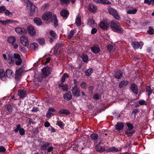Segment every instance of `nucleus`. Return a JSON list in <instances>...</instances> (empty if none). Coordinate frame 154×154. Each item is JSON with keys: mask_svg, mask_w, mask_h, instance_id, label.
<instances>
[{"mask_svg": "<svg viewBox=\"0 0 154 154\" xmlns=\"http://www.w3.org/2000/svg\"><path fill=\"white\" fill-rule=\"evenodd\" d=\"M23 72V69L21 68H19L17 70H16L15 72V78H17Z\"/></svg>", "mask_w": 154, "mask_h": 154, "instance_id": "28", "label": "nucleus"}, {"mask_svg": "<svg viewBox=\"0 0 154 154\" xmlns=\"http://www.w3.org/2000/svg\"><path fill=\"white\" fill-rule=\"evenodd\" d=\"M61 15L64 17H66L69 15V12L63 9L60 12Z\"/></svg>", "mask_w": 154, "mask_h": 154, "instance_id": "27", "label": "nucleus"}, {"mask_svg": "<svg viewBox=\"0 0 154 154\" xmlns=\"http://www.w3.org/2000/svg\"><path fill=\"white\" fill-rule=\"evenodd\" d=\"M34 23L36 24L37 26H40L42 24V21L40 18L38 17H35L34 19Z\"/></svg>", "mask_w": 154, "mask_h": 154, "instance_id": "23", "label": "nucleus"}, {"mask_svg": "<svg viewBox=\"0 0 154 154\" xmlns=\"http://www.w3.org/2000/svg\"><path fill=\"white\" fill-rule=\"evenodd\" d=\"M108 10L109 14L112 15L115 19L117 20L120 19V17L116 10L111 8H109Z\"/></svg>", "mask_w": 154, "mask_h": 154, "instance_id": "4", "label": "nucleus"}, {"mask_svg": "<svg viewBox=\"0 0 154 154\" xmlns=\"http://www.w3.org/2000/svg\"><path fill=\"white\" fill-rule=\"evenodd\" d=\"M124 127V126L122 122H118L116 125V129L118 130H122Z\"/></svg>", "mask_w": 154, "mask_h": 154, "instance_id": "22", "label": "nucleus"}, {"mask_svg": "<svg viewBox=\"0 0 154 154\" xmlns=\"http://www.w3.org/2000/svg\"><path fill=\"white\" fill-rule=\"evenodd\" d=\"M48 111L53 113L55 112L56 111L55 109L54 108L51 107H50L49 108Z\"/></svg>", "mask_w": 154, "mask_h": 154, "instance_id": "62", "label": "nucleus"}, {"mask_svg": "<svg viewBox=\"0 0 154 154\" xmlns=\"http://www.w3.org/2000/svg\"><path fill=\"white\" fill-rule=\"evenodd\" d=\"M59 113L60 114H65L66 115L69 114L70 113L69 111L66 109H61L59 112Z\"/></svg>", "mask_w": 154, "mask_h": 154, "instance_id": "29", "label": "nucleus"}, {"mask_svg": "<svg viewBox=\"0 0 154 154\" xmlns=\"http://www.w3.org/2000/svg\"><path fill=\"white\" fill-rule=\"evenodd\" d=\"M134 133L133 130H127L125 131V133L129 136H131Z\"/></svg>", "mask_w": 154, "mask_h": 154, "instance_id": "37", "label": "nucleus"}, {"mask_svg": "<svg viewBox=\"0 0 154 154\" xmlns=\"http://www.w3.org/2000/svg\"><path fill=\"white\" fill-rule=\"evenodd\" d=\"M63 97L66 100H69L72 98V95L70 92H68L63 95Z\"/></svg>", "mask_w": 154, "mask_h": 154, "instance_id": "20", "label": "nucleus"}, {"mask_svg": "<svg viewBox=\"0 0 154 154\" xmlns=\"http://www.w3.org/2000/svg\"><path fill=\"white\" fill-rule=\"evenodd\" d=\"M146 91L148 92V94L149 95H150L152 93V91L151 88L149 86H148L146 88Z\"/></svg>", "mask_w": 154, "mask_h": 154, "instance_id": "57", "label": "nucleus"}, {"mask_svg": "<svg viewBox=\"0 0 154 154\" xmlns=\"http://www.w3.org/2000/svg\"><path fill=\"white\" fill-rule=\"evenodd\" d=\"M74 32L73 30H71L68 34V37L69 38H71L73 35Z\"/></svg>", "mask_w": 154, "mask_h": 154, "instance_id": "52", "label": "nucleus"}, {"mask_svg": "<svg viewBox=\"0 0 154 154\" xmlns=\"http://www.w3.org/2000/svg\"><path fill=\"white\" fill-rule=\"evenodd\" d=\"M96 2L99 4H106L110 5L111 2L107 0H94Z\"/></svg>", "mask_w": 154, "mask_h": 154, "instance_id": "18", "label": "nucleus"}, {"mask_svg": "<svg viewBox=\"0 0 154 154\" xmlns=\"http://www.w3.org/2000/svg\"><path fill=\"white\" fill-rule=\"evenodd\" d=\"M139 103L140 105H146V103L145 101L143 100H141L139 101Z\"/></svg>", "mask_w": 154, "mask_h": 154, "instance_id": "60", "label": "nucleus"}, {"mask_svg": "<svg viewBox=\"0 0 154 154\" xmlns=\"http://www.w3.org/2000/svg\"><path fill=\"white\" fill-rule=\"evenodd\" d=\"M59 88L63 91H66L68 90V86L67 84L61 83L59 84Z\"/></svg>", "mask_w": 154, "mask_h": 154, "instance_id": "16", "label": "nucleus"}, {"mask_svg": "<svg viewBox=\"0 0 154 154\" xmlns=\"http://www.w3.org/2000/svg\"><path fill=\"white\" fill-rule=\"evenodd\" d=\"M0 78L3 81L6 80V79L4 71L3 69H0Z\"/></svg>", "mask_w": 154, "mask_h": 154, "instance_id": "17", "label": "nucleus"}, {"mask_svg": "<svg viewBox=\"0 0 154 154\" xmlns=\"http://www.w3.org/2000/svg\"><path fill=\"white\" fill-rule=\"evenodd\" d=\"M6 10V8L4 6H1L0 7V13H5Z\"/></svg>", "mask_w": 154, "mask_h": 154, "instance_id": "50", "label": "nucleus"}, {"mask_svg": "<svg viewBox=\"0 0 154 154\" xmlns=\"http://www.w3.org/2000/svg\"><path fill=\"white\" fill-rule=\"evenodd\" d=\"M38 43L41 45H42L45 43V41L43 38H39L38 40Z\"/></svg>", "mask_w": 154, "mask_h": 154, "instance_id": "49", "label": "nucleus"}, {"mask_svg": "<svg viewBox=\"0 0 154 154\" xmlns=\"http://www.w3.org/2000/svg\"><path fill=\"white\" fill-rule=\"evenodd\" d=\"M97 31V29L96 28H93L91 31V33L92 34L95 33Z\"/></svg>", "mask_w": 154, "mask_h": 154, "instance_id": "61", "label": "nucleus"}, {"mask_svg": "<svg viewBox=\"0 0 154 154\" xmlns=\"http://www.w3.org/2000/svg\"><path fill=\"white\" fill-rule=\"evenodd\" d=\"M128 83V82L127 81H122L119 84V87L120 88H122L124 86L127 85Z\"/></svg>", "mask_w": 154, "mask_h": 154, "instance_id": "36", "label": "nucleus"}, {"mask_svg": "<svg viewBox=\"0 0 154 154\" xmlns=\"http://www.w3.org/2000/svg\"><path fill=\"white\" fill-rule=\"evenodd\" d=\"M110 27L114 31L118 33H121L123 30L121 28L119 23L115 22L114 21H112L110 22Z\"/></svg>", "mask_w": 154, "mask_h": 154, "instance_id": "3", "label": "nucleus"}, {"mask_svg": "<svg viewBox=\"0 0 154 154\" xmlns=\"http://www.w3.org/2000/svg\"><path fill=\"white\" fill-rule=\"evenodd\" d=\"M119 149L116 148L115 147H112L110 148H108L106 149V151L107 152H116L118 151Z\"/></svg>", "mask_w": 154, "mask_h": 154, "instance_id": "35", "label": "nucleus"}, {"mask_svg": "<svg viewBox=\"0 0 154 154\" xmlns=\"http://www.w3.org/2000/svg\"><path fill=\"white\" fill-rule=\"evenodd\" d=\"M5 14L6 16L9 17H12L13 15V13L10 12L9 10L7 9L5 12Z\"/></svg>", "mask_w": 154, "mask_h": 154, "instance_id": "41", "label": "nucleus"}, {"mask_svg": "<svg viewBox=\"0 0 154 154\" xmlns=\"http://www.w3.org/2000/svg\"><path fill=\"white\" fill-rule=\"evenodd\" d=\"M50 35L54 38H57V35L56 33L53 31L51 30L49 32Z\"/></svg>", "mask_w": 154, "mask_h": 154, "instance_id": "42", "label": "nucleus"}, {"mask_svg": "<svg viewBox=\"0 0 154 154\" xmlns=\"http://www.w3.org/2000/svg\"><path fill=\"white\" fill-rule=\"evenodd\" d=\"M101 141L100 140L98 142H95V144L96 145V149L97 151L100 152H102L105 150V149L104 147L100 146L98 145L101 143Z\"/></svg>", "mask_w": 154, "mask_h": 154, "instance_id": "9", "label": "nucleus"}, {"mask_svg": "<svg viewBox=\"0 0 154 154\" xmlns=\"http://www.w3.org/2000/svg\"><path fill=\"white\" fill-rule=\"evenodd\" d=\"M8 61L9 63H15L17 65H20L22 63V60L20 55L16 54H14L13 56H11V58L9 59Z\"/></svg>", "mask_w": 154, "mask_h": 154, "instance_id": "2", "label": "nucleus"}, {"mask_svg": "<svg viewBox=\"0 0 154 154\" xmlns=\"http://www.w3.org/2000/svg\"><path fill=\"white\" fill-rule=\"evenodd\" d=\"M107 49L109 52H112L114 51L115 48L111 45H109L107 46Z\"/></svg>", "mask_w": 154, "mask_h": 154, "instance_id": "34", "label": "nucleus"}, {"mask_svg": "<svg viewBox=\"0 0 154 154\" xmlns=\"http://www.w3.org/2000/svg\"><path fill=\"white\" fill-rule=\"evenodd\" d=\"M57 125L58 126L61 128H63L64 126V125L63 123L60 121H57Z\"/></svg>", "mask_w": 154, "mask_h": 154, "instance_id": "58", "label": "nucleus"}, {"mask_svg": "<svg viewBox=\"0 0 154 154\" xmlns=\"http://www.w3.org/2000/svg\"><path fill=\"white\" fill-rule=\"evenodd\" d=\"M115 76L118 79H120L122 77V73L121 71L117 72L115 74Z\"/></svg>", "mask_w": 154, "mask_h": 154, "instance_id": "31", "label": "nucleus"}, {"mask_svg": "<svg viewBox=\"0 0 154 154\" xmlns=\"http://www.w3.org/2000/svg\"><path fill=\"white\" fill-rule=\"evenodd\" d=\"M137 11V9H134L131 10H129L127 11V13L129 14H134L136 13Z\"/></svg>", "mask_w": 154, "mask_h": 154, "instance_id": "40", "label": "nucleus"}, {"mask_svg": "<svg viewBox=\"0 0 154 154\" xmlns=\"http://www.w3.org/2000/svg\"><path fill=\"white\" fill-rule=\"evenodd\" d=\"M137 22L136 20L134 19H131V25L133 26H134L137 25Z\"/></svg>", "mask_w": 154, "mask_h": 154, "instance_id": "46", "label": "nucleus"}, {"mask_svg": "<svg viewBox=\"0 0 154 154\" xmlns=\"http://www.w3.org/2000/svg\"><path fill=\"white\" fill-rule=\"evenodd\" d=\"M99 26L100 28L103 29H106L109 28V25L107 22L105 20L101 21Z\"/></svg>", "mask_w": 154, "mask_h": 154, "instance_id": "10", "label": "nucleus"}, {"mask_svg": "<svg viewBox=\"0 0 154 154\" xmlns=\"http://www.w3.org/2000/svg\"><path fill=\"white\" fill-rule=\"evenodd\" d=\"M0 22L3 25H6L8 23H12L13 24H17L18 23L17 21H13L11 20L8 19L5 21L0 20Z\"/></svg>", "mask_w": 154, "mask_h": 154, "instance_id": "12", "label": "nucleus"}, {"mask_svg": "<svg viewBox=\"0 0 154 154\" xmlns=\"http://www.w3.org/2000/svg\"><path fill=\"white\" fill-rule=\"evenodd\" d=\"M7 109L9 112H11L12 110V107L10 105H8L7 106Z\"/></svg>", "mask_w": 154, "mask_h": 154, "instance_id": "64", "label": "nucleus"}, {"mask_svg": "<svg viewBox=\"0 0 154 154\" xmlns=\"http://www.w3.org/2000/svg\"><path fill=\"white\" fill-rule=\"evenodd\" d=\"M93 71L92 69L90 68L86 71L85 73L86 75L89 76L91 75V73L93 72Z\"/></svg>", "mask_w": 154, "mask_h": 154, "instance_id": "38", "label": "nucleus"}, {"mask_svg": "<svg viewBox=\"0 0 154 154\" xmlns=\"http://www.w3.org/2000/svg\"><path fill=\"white\" fill-rule=\"evenodd\" d=\"M6 74L7 77L10 79L13 78L14 76V73L13 71L10 69H7L6 71Z\"/></svg>", "mask_w": 154, "mask_h": 154, "instance_id": "13", "label": "nucleus"}, {"mask_svg": "<svg viewBox=\"0 0 154 154\" xmlns=\"http://www.w3.org/2000/svg\"><path fill=\"white\" fill-rule=\"evenodd\" d=\"M72 94L75 96L79 97L80 96V91L76 85L72 88Z\"/></svg>", "mask_w": 154, "mask_h": 154, "instance_id": "7", "label": "nucleus"}, {"mask_svg": "<svg viewBox=\"0 0 154 154\" xmlns=\"http://www.w3.org/2000/svg\"><path fill=\"white\" fill-rule=\"evenodd\" d=\"M91 49L92 51L94 53H98L100 51V49L97 46H95L91 48Z\"/></svg>", "mask_w": 154, "mask_h": 154, "instance_id": "26", "label": "nucleus"}, {"mask_svg": "<svg viewBox=\"0 0 154 154\" xmlns=\"http://www.w3.org/2000/svg\"><path fill=\"white\" fill-rule=\"evenodd\" d=\"M98 137V135L97 134H92L91 135V138L94 140H96L97 139Z\"/></svg>", "mask_w": 154, "mask_h": 154, "instance_id": "54", "label": "nucleus"}, {"mask_svg": "<svg viewBox=\"0 0 154 154\" xmlns=\"http://www.w3.org/2000/svg\"><path fill=\"white\" fill-rule=\"evenodd\" d=\"M20 125H17L16 128L14 130V131L17 133L18 132V131H19V130L20 129Z\"/></svg>", "mask_w": 154, "mask_h": 154, "instance_id": "63", "label": "nucleus"}, {"mask_svg": "<svg viewBox=\"0 0 154 154\" xmlns=\"http://www.w3.org/2000/svg\"><path fill=\"white\" fill-rule=\"evenodd\" d=\"M20 134L21 135H23L25 133V130L23 128H20L19 130Z\"/></svg>", "mask_w": 154, "mask_h": 154, "instance_id": "59", "label": "nucleus"}, {"mask_svg": "<svg viewBox=\"0 0 154 154\" xmlns=\"http://www.w3.org/2000/svg\"><path fill=\"white\" fill-rule=\"evenodd\" d=\"M60 2L62 4H67L69 3V0H60Z\"/></svg>", "mask_w": 154, "mask_h": 154, "instance_id": "51", "label": "nucleus"}, {"mask_svg": "<svg viewBox=\"0 0 154 154\" xmlns=\"http://www.w3.org/2000/svg\"><path fill=\"white\" fill-rule=\"evenodd\" d=\"M88 9L91 12L94 13L96 11L97 8L94 5L91 3L89 5Z\"/></svg>", "mask_w": 154, "mask_h": 154, "instance_id": "14", "label": "nucleus"}, {"mask_svg": "<svg viewBox=\"0 0 154 154\" xmlns=\"http://www.w3.org/2000/svg\"><path fill=\"white\" fill-rule=\"evenodd\" d=\"M143 44V42H133L132 43V46L134 49H141L142 47Z\"/></svg>", "mask_w": 154, "mask_h": 154, "instance_id": "8", "label": "nucleus"}, {"mask_svg": "<svg viewBox=\"0 0 154 154\" xmlns=\"http://www.w3.org/2000/svg\"><path fill=\"white\" fill-rule=\"evenodd\" d=\"M24 3L26 5L27 7L29 6L32 3L29 0H24Z\"/></svg>", "mask_w": 154, "mask_h": 154, "instance_id": "56", "label": "nucleus"}, {"mask_svg": "<svg viewBox=\"0 0 154 154\" xmlns=\"http://www.w3.org/2000/svg\"><path fill=\"white\" fill-rule=\"evenodd\" d=\"M11 55L10 54H8L7 55H6V54H3V56L5 60H7L8 63V60L10 58H11Z\"/></svg>", "mask_w": 154, "mask_h": 154, "instance_id": "39", "label": "nucleus"}, {"mask_svg": "<svg viewBox=\"0 0 154 154\" xmlns=\"http://www.w3.org/2000/svg\"><path fill=\"white\" fill-rule=\"evenodd\" d=\"M131 88L132 91L136 94L138 93L137 87L136 85L134 84H132L131 86Z\"/></svg>", "mask_w": 154, "mask_h": 154, "instance_id": "19", "label": "nucleus"}, {"mask_svg": "<svg viewBox=\"0 0 154 154\" xmlns=\"http://www.w3.org/2000/svg\"><path fill=\"white\" fill-rule=\"evenodd\" d=\"M127 125L128 128V130H133L134 127L131 124L127 123Z\"/></svg>", "mask_w": 154, "mask_h": 154, "instance_id": "47", "label": "nucleus"}, {"mask_svg": "<svg viewBox=\"0 0 154 154\" xmlns=\"http://www.w3.org/2000/svg\"><path fill=\"white\" fill-rule=\"evenodd\" d=\"M52 115H53V113L48 111L46 113V116L47 117L49 118Z\"/></svg>", "mask_w": 154, "mask_h": 154, "instance_id": "55", "label": "nucleus"}, {"mask_svg": "<svg viewBox=\"0 0 154 154\" xmlns=\"http://www.w3.org/2000/svg\"><path fill=\"white\" fill-rule=\"evenodd\" d=\"M49 145V143H46L43 145L41 146V148L43 149H45L46 147L48 146Z\"/></svg>", "mask_w": 154, "mask_h": 154, "instance_id": "53", "label": "nucleus"}, {"mask_svg": "<svg viewBox=\"0 0 154 154\" xmlns=\"http://www.w3.org/2000/svg\"><path fill=\"white\" fill-rule=\"evenodd\" d=\"M80 86L82 88L85 89L87 88V85L85 82H83L81 83Z\"/></svg>", "mask_w": 154, "mask_h": 154, "instance_id": "48", "label": "nucleus"}, {"mask_svg": "<svg viewBox=\"0 0 154 154\" xmlns=\"http://www.w3.org/2000/svg\"><path fill=\"white\" fill-rule=\"evenodd\" d=\"M81 57L82 59V60L85 62H86L88 60V57L87 55L85 54H84Z\"/></svg>", "mask_w": 154, "mask_h": 154, "instance_id": "45", "label": "nucleus"}, {"mask_svg": "<svg viewBox=\"0 0 154 154\" xmlns=\"http://www.w3.org/2000/svg\"><path fill=\"white\" fill-rule=\"evenodd\" d=\"M16 38L14 37L10 36L8 38V42L11 43H12V45H13V43L15 41Z\"/></svg>", "mask_w": 154, "mask_h": 154, "instance_id": "32", "label": "nucleus"}, {"mask_svg": "<svg viewBox=\"0 0 154 154\" xmlns=\"http://www.w3.org/2000/svg\"><path fill=\"white\" fill-rule=\"evenodd\" d=\"M69 77L68 74L66 73L64 74L63 75L61 79V81L62 82H64L65 80V79L66 78H68Z\"/></svg>", "mask_w": 154, "mask_h": 154, "instance_id": "44", "label": "nucleus"}, {"mask_svg": "<svg viewBox=\"0 0 154 154\" xmlns=\"http://www.w3.org/2000/svg\"><path fill=\"white\" fill-rule=\"evenodd\" d=\"M21 43L24 46H27L29 45V41L28 38L25 36H22L20 38Z\"/></svg>", "mask_w": 154, "mask_h": 154, "instance_id": "5", "label": "nucleus"}, {"mask_svg": "<svg viewBox=\"0 0 154 154\" xmlns=\"http://www.w3.org/2000/svg\"><path fill=\"white\" fill-rule=\"evenodd\" d=\"M28 8H30V11H31V13H30V16H32L33 15V13L34 12L35 10H38V9L37 7L33 4L32 3L29 6H28Z\"/></svg>", "mask_w": 154, "mask_h": 154, "instance_id": "15", "label": "nucleus"}, {"mask_svg": "<svg viewBox=\"0 0 154 154\" xmlns=\"http://www.w3.org/2000/svg\"><path fill=\"white\" fill-rule=\"evenodd\" d=\"M27 30L31 35L33 36L36 35V30L33 26L31 25L28 26L27 28Z\"/></svg>", "mask_w": 154, "mask_h": 154, "instance_id": "6", "label": "nucleus"}, {"mask_svg": "<svg viewBox=\"0 0 154 154\" xmlns=\"http://www.w3.org/2000/svg\"><path fill=\"white\" fill-rule=\"evenodd\" d=\"M52 16L51 22L52 25L56 27L57 26L58 20L56 16L54 14L52 15L51 12L49 11L46 12H45L43 15L42 16V18L43 20H48L50 19L51 17Z\"/></svg>", "mask_w": 154, "mask_h": 154, "instance_id": "1", "label": "nucleus"}, {"mask_svg": "<svg viewBox=\"0 0 154 154\" xmlns=\"http://www.w3.org/2000/svg\"><path fill=\"white\" fill-rule=\"evenodd\" d=\"M75 23L77 26H79L81 25V18L79 17V15H78L76 17L75 20Z\"/></svg>", "mask_w": 154, "mask_h": 154, "instance_id": "33", "label": "nucleus"}, {"mask_svg": "<svg viewBox=\"0 0 154 154\" xmlns=\"http://www.w3.org/2000/svg\"><path fill=\"white\" fill-rule=\"evenodd\" d=\"M19 95L20 98L24 97L26 96V93L24 91L20 90L18 91Z\"/></svg>", "mask_w": 154, "mask_h": 154, "instance_id": "30", "label": "nucleus"}, {"mask_svg": "<svg viewBox=\"0 0 154 154\" xmlns=\"http://www.w3.org/2000/svg\"><path fill=\"white\" fill-rule=\"evenodd\" d=\"M38 44L36 43H33L30 45V48L31 49L33 50H35L38 48Z\"/></svg>", "mask_w": 154, "mask_h": 154, "instance_id": "24", "label": "nucleus"}, {"mask_svg": "<svg viewBox=\"0 0 154 154\" xmlns=\"http://www.w3.org/2000/svg\"><path fill=\"white\" fill-rule=\"evenodd\" d=\"M147 33L149 34L152 35L154 33V30L152 27H149V30L147 31Z\"/></svg>", "mask_w": 154, "mask_h": 154, "instance_id": "43", "label": "nucleus"}, {"mask_svg": "<svg viewBox=\"0 0 154 154\" xmlns=\"http://www.w3.org/2000/svg\"><path fill=\"white\" fill-rule=\"evenodd\" d=\"M16 32L21 35L25 34L27 33L26 31L23 28L20 27H17L15 28Z\"/></svg>", "mask_w": 154, "mask_h": 154, "instance_id": "11", "label": "nucleus"}, {"mask_svg": "<svg viewBox=\"0 0 154 154\" xmlns=\"http://www.w3.org/2000/svg\"><path fill=\"white\" fill-rule=\"evenodd\" d=\"M88 24L92 27H95L96 26V23L92 19H90L88 20Z\"/></svg>", "mask_w": 154, "mask_h": 154, "instance_id": "25", "label": "nucleus"}, {"mask_svg": "<svg viewBox=\"0 0 154 154\" xmlns=\"http://www.w3.org/2000/svg\"><path fill=\"white\" fill-rule=\"evenodd\" d=\"M43 74L45 76L49 74L50 73V70L49 68L46 67L42 70Z\"/></svg>", "mask_w": 154, "mask_h": 154, "instance_id": "21", "label": "nucleus"}]
</instances>
